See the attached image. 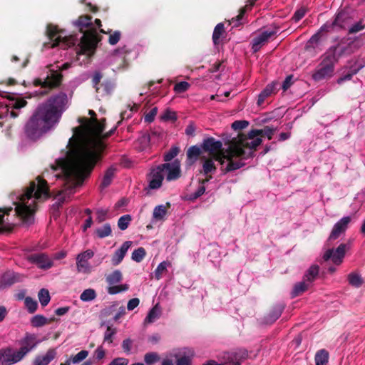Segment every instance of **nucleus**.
I'll list each match as a JSON object with an SVG mask.
<instances>
[{
    "label": "nucleus",
    "instance_id": "obj_54",
    "mask_svg": "<svg viewBox=\"0 0 365 365\" xmlns=\"http://www.w3.org/2000/svg\"><path fill=\"white\" fill-rule=\"evenodd\" d=\"M25 305L29 313L33 314L36 312L38 307L37 302L30 297L25 299Z\"/></svg>",
    "mask_w": 365,
    "mask_h": 365
},
{
    "label": "nucleus",
    "instance_id": "obj_52",
    "mask_svg": "<svg viewBox=\"0 0 365 365\" xmlns=\"http://www.w3.org/2000/svg\"><path fill=\"white\" fill-rule=\"evenodd\" d=\"M180 152V148L178 146H173L168 152L164 154V161L170 162L175 157H176Z\"/></svg>",
    "mask_w": 365,
    "mask_h": 365
},
{
    "label": "nucleus",
    "instance_id": "obj_47",
    "mask_svg": "<svg viewBox=\"0 0 365 365\" xmlns=\"http://www.w3.org/2000/svg\"><path fill=\"white\" fill-rule=\"evenodd\" d=\"M96 292L93 289H86L80 295V299L83 302H90L96 299Z\"/></svg>",
    "mask_w": 365,
    "mask_h": 365
},
{
    "label": "nucleus",
    "instance_id": "obj_33",
    "mask_svg": "<svg viewBox=\"0 0 365 365\" xmlns=\"http://www.w3.org/2000/svg\"><path fill=\"white\" fill-rule=\"evenodd\" d=\"M170 207V203L167 202L166 205H160L156 206L153 210V217L156 220H163Z\"/></svg>",
    "mask_w": 365,
    "mask_h": 365
},
{
    "label": "nucleus",
    "instance_id": "obj_27",
    "mask_svg": "<svg viewBox=\"0 0 365 365\" xmlns=\"http://www.w3.org/2000/svg\"><path fill=\"white\" fill-rule=\"evenodd\" d=\"M12 210L11 207L0 208V234L12 231L14 225L4 219L5 215L9 216Z\"/></svg>",
    "mask_w": 365,
    "mask_h": 365
},
{
    "label": "nucleus",
    "instance_id": "obj_34",
    "mask_svg": "<svg viewBox=\"0 0 365 365\" xmlns=\"http://www.w3.org/2000/svg\"><path fill=\"white\" fill-rule=\"evenodd\" d=\"M160 316V308L159 304H155L148 312L147 317L144 319V324L153 323Z\"/></svg>",
    "mask_w": 365,
    "mask_h": 365
},
{
    "label": "nucleus",
    "instance_id": "obj_41",
    "mask_svg": "<svg viewBox=\"0 0 365 365\" xmlns=\"http://www.w3.org/2000/svg\"><path fill=\"white\" fill-rule=\"evenodd\" d=\"M363 67V65H359L357 68H354L353 66H351L349 72L346 74L343 75L339 78H338L337 83L339 84H341L344 81L351 80L353 76L356 74L359 71V70L361 69Z\"/></svg>",
    "mask_w": 365,
    "mask_h": 365
},
{
    "label": "nucleus",
    "instance_id": "obj_32",
    "mask_svg": "<svg viewBox=\"0 0 365 365\" xmlns=\"http://www.w3.org/2000/svg\"><path fill=\"white\" fill-rule=\"evenodd\" d=\"M115 172L116 168H115L114 166H110L106 170L100 185L101 188H106L111 184L113 179L115 176Z\"/></svg>",
    "mask_w": 365,
    "mask_h": 365
},
{
    "label": "nucleus",
    "instance_id": "obj_60",
    "mask_svg": "<svg viewBox=\"0 0 365 365\" xmlns=\"http://www.w3.org/2000/svg\"><path fill=\"white\" fill-rule=\"evenodd\" d=\"M307 9L304 6H302L298 9L292 17V20L294 22H298L300 21L307 14Z\"/></svg>",
    "mask_w": 365,
    "mask_h": 365
},
{
    "label": "nucleus",
    "instance_id": "obj_23",
    "mask_svg": "<svg viewBox=\"0 0 365 365\" xmlns=\"http://www.w3.org/2000/svg\"><path fill=\"white\" fill-rule=\"evenodd\" d=\"M351 53V48L348 46H341V45L339 43L336 46H331L326 52L325 54L327 56H329L332 58L334 57V59H331L332 61H334L335 63H336L339 61V59L342 57L343 56L346 54H349Z\"/></svg>",
    "mask_w": 365,
    "mask_h": 365
},
{
    "label": "nucleus",
    "instance_id": "obj_20",
    "mask_svg": "<svg viewBox=\"0 0 365 365\" xmlns=\"http://www.w3.org/2000/svg\"><path fill=\"white\" fill-rule=\"evenodd\" d=\"M24 276L12 271H7L0 277V289L21 282Z\"/></svg>",
    "mask_w": 365,
    "mask_h": 365
},
{
    "label": "nucleus",
    "instance_id": "obj_42",
    "mask_svg": "<svg viewBox=\"0 0 365 365\" xmlns=\"http://www.w3.org/2000/svg\"><path fill=\"white\" fill-rule=\"evenodd\" d=\"M225 33V27L222 23H219L214 29L212 34V41L215 45L219 44L221 36Z\"/></svg>",
    "mask_w": 365,
    "mask_h": 365
},
{
    "label": "nucleus",
    "instance_id": "obj_7",
    "mask_svg": "<svg viewBox=\"0 0 365 365\" xmlns=\"http://www.w3.org/2000/svg\"><path fill=\"white\" fill-rule=\"evenodd\" d=\"M63 31L59 30L58 26L52 24H48L46 26V34L49 42L43 43L45 48H54L61 46L63 49H66L76 45L78 39L76 35L62 37Z\"/></svg>",
    "mask_w": 365,
    "mask_h": 365
},
{
    "label": "nucleus",
    "instance_id": "obj_24",
    "mask_svg": "<svg viewBox=\"0 0 365 365\" xmlns=\"http://www.w3.org/2000/svg\"><path fill=\"white\" fill-rule=\"evenodd\" d=\"M242 160L240 157H237L234 153H230V160H227V165L225 168H221L222 173L226 174L242 168L245 163L242 162Z\"/></svg>",
    "mask_w": 365,
    "mask_h": 365
},
{
    "label": "nucleus",
    "instance_id": "obj_63",
    "mask_svg": "<svg viewBox=\"0 0 365 365\" xmlns=\"http://www.w3.org/2000/svg\"><path fill=\"white\" fill-rule=\"evenodd\" d=\"M121 33L119 31H115L110 34L108 38V43L110 45H115L120 39Z\"/></svg>",
    "mask_w": 365,
    "mask_h": 365
},
{
    "label": "nucleus",
    "instance_id": "obj_43",
    "mask_svg": "<svg viewBox=\"0 0 365 365\" xmlns=\"http://www.w3.org/2000/svg\"><path fill=\"white\" fill-rule=\"evenodd\" d=\"M95 232L101 239L110 236L112 232L110 225L109 223H106L102 227L96 229Z\"/></svg>",
    "mask_w": 365,
    "mask_h": 365
},
{
    "label": "nucleus",
    "instance_id": "obj_49",
    "mask_svg": "<svg viewBox=\"0 0 365 365\" xmlns=\"http://www.w3.org/2000/svg\"><path fill=\"white\" fill-rule=\"evenodd\" d=\"M132 218L130 215H125L121 216L118 220V227L120 230H125L128 227Z\"/></svg>",
    "mask_w": 365,
    "mask_h": 365
},
{
    "label": "nucleus",
    "instance_id": "obj_4",
    "mask_svg": "<svg viewBox=\"0 0 365 365\" xmlns=\"http://www.w3.org/2000/svg\"><path fill=\"white\" fill-rule=\"evenodd\" d=\"M37 183L30 182L24 194L20 196L21 202L16 207V215L20 217L24 224L30 225L34 222V214L36 211V200L43 197H50L49 189L46 180L40 176L36 178Z\"/></svg>",
    "mask_w": 365,
    "mask_h": 365
},
{
    "label": "nucleus",
    "instance_id": "obj_8",
    "mask_svg": "<svg viewBox=\"0 0 365 365\" xmlns=\"http://www.w3.org/2000/svg\"><path fill=\"white\" fill-rule=\"evenodd\" d=\"M322 58V62L317 66L312 76L315 81L329 79L334 73L336 63L331 61V59H334V57L327 56L324 53Z\"/></svg>",
    "mask_w": 365,
    "mask_h": 365
},
{
    "label": "nucleus",
    "instance_id": "obj_53",
    "mask_svg": "<svg viewBox=\"0 0 365 365\" xmlns=\"http://www.w3.org/2000/svg\"><path fill=\"white\" fill-rule=\"evenodd\" d=\"M117 330L112 325H108L106 331L104 334V341L109 344L113 342V337L115 335Z\"/></svg>",
    "mask_w": 365,
    "mask_h": 365
},
{
    "label": "nucleus",
    "instance_id": "obj_61",
    "mask_svg": "<svg viewBox=\"0 0 365 365\" xmlns=\"http://www.w3.org/2000/svg\"><path fill=\"white\" fill-rule=\"evenodd\" d=\"M190 84L186 81L177 83L174 86V91L178 93H184L188 90Z\"/></svg>",
    "mask_w": 365,
    "mask_h": 365
},
{
    "label": "nucleus",
    "instance_id": "obj_62",
    "mask_svg": "<svg viewBox=\"0 0 365 365\" xmlns=\"http://www.w3.org/2000/svg\"><path fill=\"white\" fill-rule=\"evenodd\" d=\"M249 125V122L247 120H235L232 123V128L235 130H240L247 128Z\"/></svg>",
    "mask_w": 365,
    "mask_h": 365
},
{
    "label": "nucleus",
    "instance_id": "obj_19",
    "mask_svg": "<svg viewBox=\"0 0 365 365\" xmlns=\"http://www.w3.org/2000/svg\"><path fill=\"white\" fill-rule=\"evenodd\" d=\"M277 31V29L264 31L259 36L253 38L252 40V51L254 53L259 51L261 47L268 41L269 38L276 35Z\"/></svg>",
    "mask_w": 365,
    "mask_h": 365
},
{
    "label": "nucleus",
    "instance_id": "obj_51",
    "mask_svg": "<svg viewBox=\"0 0 365 365\" xmlns=\"http://www.w3.org/2000/svg\"><path fill=\"white\" fill-rule=\"evenodd\" d=\"M145 250L143 247H139L133 252L131 258L136 262H140L145 257Z\"/></svg>",
    "mask_w": 365,
    "mask_h": 365
},
{
    "label": "nucleus",
    "instance_id": "obj_31",
    "mask_svg": "<svg viewBox=\"0 0 365 365\" xmlns=\"http://www.w3.org/2000/svg\"><path fill=\"white\" fill-rule=\"evenodd\" d=\"M349 19L348 15L344 12H339L335 16L334 20L331 22L334 27L339 29H344L347 26V21Z\"/></svg>",
    "mask_w": 365,
    "mask_h": 365
},
{
    "label": "nucleus",
    "instance_id": "obj_39",
    "mask_svg": "<svg viewBox=\"0 0 365 365\" xmlns=\"http://www.w3.org/2000/svg\"><path fill=\"white\" fill-rule=\"evenodd\" d=\"M316 365H327L329 360V353L325 349H321L315 355Z\"/></svg>",
    "mask_w": 365,
    "mask_h": 365
},
{
    "label": "nucleus",
    "instance_id": "obj_17",
    "mask_svg": "<svg viewBox=\"0 0 365 365\" xmlns=\"http://www.w3.org/2000/svg\"><path fill=\"white\" fill-rule=\"evenodd\" d=\"M349 216L344 217L339 220L333 227V229L328 238L329 241H334L339 237V236L344 233L348 228V225L351 222Z\"/></svg>",
    "mask_w": 365,
    "mask_h": 365
},
{
    "label": "nucleus",
    "instance_id": "obj_15",
    "mask_svg": "<svg viewBox=\"0 0 365 365\" xmlns=\"http://www.w3.org/2000/svg\"><path fill=\"white\" fill-rule=\"evenodd\" d=\"M160 167L163 169L165 175L166 174L165 178L167 181L178 180L181 175L180 163L178 160H175L172 163H166L161 164Z\"/></svg>",
    "mask_w": 365,
    "mask_h": 365
},
{
    "label": "nucleus",
    "instance_id": "obj_48",
    "mask_svg": "<svg viewBox=\"0 0 365 365\" xmlns=\"http://www.w3.org/2000/svg\"><path fill=\"white\" fill-rule=\"evenodd\" d=\"M39 302L43 307L46 306L51 299L49 292L46 289H41L38 294Z\"/></svg>",
    "mask_w": 365,
    "mask_h": 365
},
{
    "label": "nucleus",
    "instance_id": "obj_64",
    "mask_svg": "<svg viewBox=\"0 0 365 365\" xmlns=\"http://www.w3.org/2000/svg\"><path fill=\"white\" fill-rule=\"evenodd\" d=\"M176 365H192V359L189 356H183L178 358Z\"/></svg>",
    "mask_w": 365,
    "mask_h": 365
},
{
    "label": "nucleus",
    "instance_id": "obj_30",
    "mask_svg": "<svg viewBox=\"0 0 365 365\" xmlns=\"http://www.w3.org/2000/svg\"><path fill=\"white\" fill-rule=\"evenodd\" d=\"M284 309V305L283 304H278L274 306L265 317L267 322L270 324L274 322L281 316Z\"/></svg>",
    "mask_w": 365,
    "mask_h": 365
},
{
    "label": "nucleus",
    "instance_id": "obj_10",
    "mask_svg": "<svg viewBox=\"0 0 365 365\" xmlns=\"http://www.w3.org/2000/svg\"><path fill=\"white\" fill-rule=\"evenodd\" d=\"M227 143L229 144V147L225 150H222V151L212 157L213 160L219 162L221 165H224L225 160L227 162V160H230V153H234L237 157L243 159L244 153L242 151L239 143H236V141L230 142V140Z\"/></svg>",
    "mask_w": 365,
    "mask_h": 365
},
{
    "label": "nucleus",
    "instance_id": "obj_13",
    "mask_svg": "<svg viewBox=\"0 0 365 365\" xmlns=\"http://www.w3.org/2000/svg\"><path fill=\"white\" fill-rule=\"evenodd\" d=\"M94 255V252L91 250L80 253L76 257V267L79 272L86 274L91 273V267L88 263V260Z\"/></svg>",
    "mask_w": 365,
    "mask_h": 365
},
{
    "label": "nucleus",
    "instance_id": "obj_16",
    "mask_svg": "<svg viewBox=\"0 0 365 365\" xmlns=\"http://www.w3.org/2000/svg\"><path fill=\"white\" fill-rule=\"evenodd\" d=\"M164 177V170L160 165L152 168L149 174V187L153 190L160 188Z\"/></svg>",
    "mask_w": 365,
    "mask_h": 365
},
{
    "label": "nucleus",
    "instance_id": "obj_1",
    "mask_svg": "<svg viewBox=\"0 0 365 365\" xmlns=\"http://www.w3.org/2000/svg\"><path fill=\"white\" fill-rule=\"evenodd\" d=\"M91 118H81V125L73 128V135L69 139L67 158L56 160L51 165L53 170H61L64 178L65 195H72L81 186L100 161L106 149V144L100 139L106 128V120H98L93 110H88Z\"/></svg>",
    "mask_w": 365,
    "mask_h": 365
},
{
    "label": "nucleus",
    "instance_id": "obj_55",
    "mask_svg": "<svg viewBox=\"0 0 365 365\" xmlns=\"http://www.w3.org/2000/svg\"><path fill=\"white\" fill-rule=\"evenodd\" d=\"M365 29V24H364L363 19L359 20L358 22L354 24L349 29L348 34H356Z\"/></svg>",
    "mask_w": 365,
    "mask_h": 365
},
{
    "label": "nucleus",
    "instance_id": "obj_57",
    "mask_svg": "<svg viewBox=\"0 0 365 365\" xmlns=\"http://www.w3.org/2000/svg\"><path fill=\"white\" fill-rule=\"evenodd\" d=\"M168 262L163 261L160 262L155 270V278L159 280L162 277V274L167 270Z\"/></svg>",
    "mask_w": 365,
    "mask_h": 365
},
{
    "label": "nucleus",
    "instance_id": "obj_9",
    "mask_svg": "<svg viewBox=\"0 0 365 365\" xmlns=\"http://www.w3.org/2000/svg\"><path fill=\"white\" fill-rule=\"evenodd\" d=\"M247 358L248 351L245 349L224 352L220 357L222 365H241Z\"/></svg>",
    "mask_w": 365,
    "mask_h": 365
},
{
    "label": "nucleus",
    "instance_id": "obj_21",
    "mask_svg": "<svg viewBox=\"0 0 365 365\" xmlns=\"http://www.w3.org/2000/svg\"><path fill=\"white\" fill-rule=\"evenodd\" d=\"M28 259L30 262L36 264L40 269H47L53 266V262L44 253L32 254L28 257Z\"/></svg>",
    "mask_w": 365,
    "mask_h": 365
},
{
    "label": "nucleus",
    "instance_id": "obj_38",
    "mask_svg": "<svg viewBox=\"0 0 365 365\" xmlns=\"http://www.w3.org/2000/svg\"><path fill=\"white\" fill-rule=\"evenodd\" d=\"M308 289V285L305 283V281L300 282L298 283H296L294 285L293 289L291 292V297L294 298L297 297L302 294H303L304 292H306Z\"/></svg>",
    "mask_w": 365,
    "mask_h": 365
},
{
    "label": "nucleus",
    "instance_id": "obj_58",
    "mask_svg": "<svg viewBox=\"0 0 365 365\" xmlns=\"http://www.w3.org/2000/svg\"><path fill=\"white\" fill-rule=\"evenodd\" d=\"M88 356V351L87 350H81L76 355L71 358V361L73 364H78L84 360Z\"/></svg>",
    "mask_w": 365,
    "mask_h": 365
},
{
    "label": "nucleus",
    "instance_id": "obj_11",
    "mask_svg": "<svg viewBox=\"0 0 365 365\" xmlns=\"http://www.w3.org/2000/svg\"><path fill=\"white\" fill-rule=\"evenodd\" d=\"M349 247L346 244L341 243L336 248V250H327L323 255V259L324 261L331 259L334 264L339 265L343 262V259Z\"/></svg>",
    "mask_w": 365,
    "mask_h": 365
},
{
    "label": "nucleus",
    "instance_id": "obj_40",
    "mask_svg": "<svg viewBox=\"0 0 365 365\" xmlns=\"http://www.w3.org/2000/svg\"><path fill=\"white\" fill-rule=\"evenodd\" d=\"M348 281L352 287L359 288L364 284L363 278L357 273L351 272L348 275Z\"/></svg>",
    "mask_w": 365,
    "mask_h": 365
},
{
    "label": "nucleus",
    "instance_id": "obj_3",
    "mask_svg": "<svg viewBox=\"0 0 365 365\" xmlns=\"http://www.w3.org/2000/svg\"><path fill=\"white\" fill-rule=\"evenodd\" d=\"M67 103V95L61 92L39 104L24 125L26 136L36 140L54 128L65 111Z\"/></svg>",
    "mask_w": 365,
    "mask_h": 365
},
{
    "label": "nucleus",
    "instance_id": "obj_35",
    "mask_svg": "<svg viewBox=\"0 0 365 365\" xmlns=\"http://www.w3.org/2000/svg\"><path fill=\"white\" fill-rule=\"evenodd\" d=\"M123 280V274L118 270H114L106 277V281L109 285H113L120 282Z\"/></svg>",
    "mask_w": 365,
    "mask_h": 365
},
{
    "label": "nucleus",
    "instance_id": "obj_36",
    "mask_svg": "<svg viewBox=\"0 0 365 365\" xmlns=\"http://www.w3.org/2000/svg\"><path fill=\"white\" fill-rule=\"evenodd\" d=\"M319 267L317 264L312 265L304 275V280L312 282L319 274Z\"/></svg>",
    "mask_w": 365,
    "mask_h": 365
},
{
    "label": "nucleus",
    "instance_id": "obj_59",
    "mask_svg": "<svg viewBox=\"0 0 365 365\" xmlns=\"http://www.w3.org/2000/svg\"><path fill=\"white\" fill-rule=\"evenodd\" d=\"M28 104L27 101L21 98H16L13 99V103H11L10 106L11 108L15 110H19L24 108Z\"/></svg>",
    "mask_w": 365,
    "mask_h": 365
},
{
    "label": "nucleus",
    "instance_id": "obj_26",
    "mask_svg": "<svg viewBox=\"0 0 365 365\" xmlns=\"http://www.w3.org/2000/svg\"><path fill=\"white\" fill-rule=\"evenodd\" d=\"M279 83L277 81H272L271 83L267 84L258 96L257 105L259 106H262L267 97L279 90Z\"/></svg>",
    "mask_w": 365,
    "mask_h": 365
},
{
    "label": "nucleus",
    "instance_id": "obj_46",
    "mask_svg": "<svg viewBox=\"0 0 365 365\" xmlns=\"http://www.w3.org/2000/svg\"><path fill=\"white\" fill-rule=\"evenodd\" d=\"M129 285L127 284H120V285H110L108 287L107 291L109 294L113 295L118 294L122 292H125L128 290Z\"/></svg>",
    "mask_w": 365,
    "mask_h": 365
},
{
    "label": "nucleus",
    "instance_id": "obj_28",
    "mask_svg": "<svg viewBox=\"0 0 365 365\" xmlns=\"http://www.w3.org/2000/svg\"><path fill=\"white\" fill-rule=\"evenodd\" d=\"M131 245L132 242L125 241L119 249L115 251L111 259L113 265H118L123 261Z\"/></svg>",
    "mask_w": 365,
    "mask_h": 365
},
{
    "label": "nucleus",
    "instance_id": "obj_5",
    "mask_svg": "<svg viewBox=\"0 0 365 365\" xmlns=\"http://www.w3.org/2000/svg\"><path fill=\"white\" fill-rule=\"evenodd\" d=\"M91 20V16L83 15L73 23L79 32L83 34L78 44L79 47L78 55H86L91 57L96 52L98 42L101 41L102 37L93 28Z\"/></svg>",
    "mask_w": 365,
    "mask_h": 365
},
{
    "label": "nucleus",
    "instance_id": "obj_25",
    "mask_svg": "<svg viewBox=\"0 0 365 365\" xmlns=\"http://www.w3.org/2000/svg\"><path fill=\"white\" fill-rule=\"evenodd\" d=\"M63 75L58 71H51L50 75L44 79V86H47V88L53 89L58 87L62 81Z\"/></svg>",
    "mask_w": 365,
    "mask_h": 365
},
{
    "label": "nucleus",
    "instance_id": "obj_14",
    "mask_svg": "<svg viewBox=\"0 0 365 365\" xmlns=\"http://www.w3.org/2000/svg\"><path fill=\"white\" fill-rule=\"evenodd\" d=\"M201 148L204 152L208 153L210 157L214 156L223 150L222 143L220 140H217L213 137L204 139L201 145Z\"/></svg>",
    "mask_w": 365,
    "mask_h": 365
},
{
    "label": "nucleus",
    "instance_id": "obj_45",
    "mask_svg": "<svg viewBox=\"0 0 365 365\" xmlns=\"http://www.w3.org/2000/svg\"><path fill=\"white\" fill-rule=\"evenodd\" d=\"M103 77V74L99 71H95L93 73L91 83L96 93H99L101 88L99 84Z\"/></svg>",
    "mask_w": 365,
    "mask_h": 365
},
{
    "label": "nucleus",
    "instance_id": "obj_37",
    "mask_svg": "<svg viewBox=\"0 0 365 365\" xmlns=\"http://www.w3.org/2000/svg\"><path fill=\"white\" fill-rule=\"evenodd\" d=\"M203 158L205 159V160L202 164V170L201 171V173L205 175H207L210 173L215 172L217 168L214 163V160L212 158V157L209 158L203 157Z\"/></svg>",
    "mask_w": 365,
    "mask_h": 365
},
{
    "label": "nucleus",
    "instance_id": "obj_12",
    "mask_svg": "<svg viewBox=\"0 0 365 365\" xmlns=\"http://www.w3.org/2000/svg\"><path fill=\"white\" fill-rule=\"evenodd\" d=\"M39 341L37 336L34 334L26 333L24 338H22L19 344L21 345L20 349L16 351L21 359H23L28 353L32 351L38 345Z\"/></svg>",
    "mask_w": 365,
    "mask_h": 365
},
{
    "label": "nucleus",
    "instance_id": "obj_6",
    "mask_svg": "<svg viewBox=\"0 0 365 365\" xmlns=\"http://www.w3.org/2000/svg\"><path fill=\"white\" fill-rule=\"evenodd\" d=\"M261 133L259 129H252L249 131L247 135L239 133L237 137L232 138L230 142L236 141L239 143L244 153L243 159H248L253 157L256 148L262 143V139L257 138Z\"/></svg>",
    "mask_w": 365,
    "mask_h": 365
},
{
    "label": "nucleus",
    "instance_id": "obj_56",
    "mask_svg": "<svg viewBox=\"0 0 365 365\" xmlns=\"http://www.w3.org/2000/svg\"><path fill=\"white\" fill-rule=\"evenodd\" d=\"M202 148L197 146V145H192L191 146L187 152V156L189 159L195 158L197 159L200 155L202 153Z\"/></svg>",
    "mask_w": 365,
    "mask_h": 365
},
{
    "label": "nucleus",
    "instance_id": "obj_29",
    "mask_svg": "<svg viewBox=\"0 0 365 365\" xmlns=\"http://www.w3.org/2000/svg\"><path fill=\"white\" fill-rule=\"evenodd\" d=\"M57 355L56 349H49L44 355H38L33 361V365H48Z\"/></svg>",
    "mask_w": 365,
    "mask_h": 365
},
{
    "label": "nucleus",
    "instance_id": "obj_50",
    "mask_svg": "<svg viewBox=\"0 0 365 365\" xmlns=\"http://www.w3.org/2000/svg\"><path fill=\"white\" fill-rule=\"evenodd\" d=\"M144 361L146 364L151 365L160 361V356L156 352H148L144 356Z\"/></svg>",
    "mask_w": 365,
    "mask_h": 365
},
{
    "label": "nucleus",
    "instance_id": "obj_22",
    "mask_svg": "<svg viewBox=\"0 0 365 365\" xmlns=\"http://www.w3.org/2000/svg\"><path fill=\"white\" fill-rule=\"evenodd\" d=\"M335 28L334 27L331 22H326L324 25L321 26L319 31L315 34H314L308 41L306 45L307 48L311 46L314 47V44L317 45L319 40L324 36V35L329 32H331Z\"/></svg>",
    "mask_w": 365,
    "mask_h": 365
},
{
    "label": "nucleus",
    "instance_id": "obj_2",
    "mask_svg": "<svg viewBox=\"0 0 365 365\" xmlns=\"http://www.w3.org/2000/svg\"><path fill=\"white\" fill-rule=\"evenodd\" d=\"M67 103V95L61 92L39 104L24 125L26 136L36 140L54 128L65 111Z\"/></svg>",
    "mask_w": 365,
    "mask_h": 365
},
{
    "label": "nucleus",
    "instance_id": "obj_44",
    "mask_svg": "<svg viewBox=\"0 0 365 365\" xmlns=\"http://www.w3.org/2000/svg\"><path fill=\"white\" fill-rule=\"evenodd\" d=\"M31 324L34 327H41L46 324H48V318L43 315L37 314L31 318Z\"/></svg>",
    "mask_w": 365,
    "mask_h": 365
},
{
    "label": "nucleus",
    "instance_id": "obj_18",
    "mask_svg": "<svg viewBox=\"0 0 365 365\" xmlns=\"http://www.w3.org/2000/svg\"><path fill=\"white\" fill-rule=\"evenodd\" d=\"M21 357L17 351H13L11 348L1 349L0 350V364L1 365H11L21 360Z\"/></svg>",
    "mask_w": 365,
    "mask_h": 365
}]
</instances>
